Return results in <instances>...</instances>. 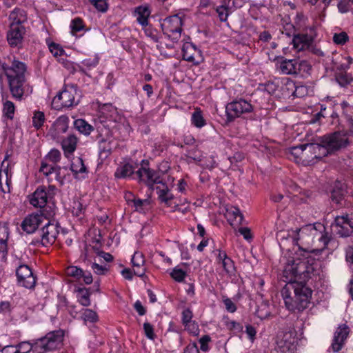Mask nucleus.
<instances>
[{
    "label": "nucleus",
    "mask_w": 353,
    "mask_h": 353,
    "mask_svg": "<svg viewBox=\"0 0 353 353\" xmlns=\"http://www.w3.org/2000/svg\"><path fill=\"white\" fill-rule=\"evenodd\" d=\"M9 20L10 21H14L15 24L18 26H23V23L27 21V12L23 10V9L16 8L10 12Z\"/></svg>",
    "instance_id": "nucleus-27"
},
{
    "label": "nucleus",
    "mask_w": 353,
    "mask_h": 353,
    "mask_svg": "<svg viewBox=\"0 0 353 353\" xmlns=\"http://www.w3.org/2000/svg\"><path fill=\"white\" fill-rule=\"evenodd\" d=\"M313 37L307 34H297L292 38L293 46L296 50H305L306 48H310Z\"/></svg>",
    "instance_id": "nucleus-23"
},
{
    "label": "nucleus",
    "mask_w": 353,
    "mask_h": 353,
    "mask_svg": "<svg viewBox=\"0 0 353 353\" xmlns=\"http://www.w3.org/2000/svg\"><path fill=\"white\" fill-rule=\"evenodd\" d=\"M64 339V332L62 330L51 331L33 341H21L17 345V353H28L34 351L36 353H44L52 350L61 347Z\"/></svg>",
    "instance_id": "nucleus-3"
},
{
    "label": "nucleus",
    "mask_w": 353,
    "mask_h": 353,
    "mask_svg": "<svg viewBox=\"0 0 353 353\" xmlns=\"http://www.w3.org/2000/svg\"><path fill=\"white\" fill-rule=\"evenodd\" d=\"M48 192L45 187H39L30 199V203L37 208H44L48 201Z\"/></svg>",
    "instance_id": "nucleus-22"
},
{
    "label": "nucleus",
    "mask_w": 353,
    "mask_h": 353,
    "mask_svg": "<svg viewBox=\"0 0 353 353\" xmlns=\"http://www.w3.org/2000/svg\"><path fill=\"white\" fill-rule=\"evenodd\" d=\"M187 273L185 270H183L181 268H177V267L174 268L171 272V276L175 281H177L178 282H181V281H183Z\"/></svg>",
    "instance_id": "nucleus-43"
},
{
    "label": "nucleus",
    "mask_w": 353,
    "mask_h": 353,
    "mask_svg": "<svg viewBox=\"0 0 353 353\" xmlns=\"http://www.w3.org/2000/svg\"><path fill=\"white\" fill-rule=\"evenodd\" d=\"M143 328L145 336L148 338L154 339V338L155 337V334L152 324H151V323L145 322L143 323Z\"/></svg>",
    "instance_id": "nucleus-51"
},
{
    "label": "nucleus",
    "mask_w": 353,
    "mask_h": 353,
    "mask_svg": "<svg viewBox=\"0 0 353 353\" xmlns=\"http://www.w3.org/2000/svg\"><path fill=\"white\" fill-rule=\"evenodd\" d=\"M285 88L288 90L289 93H292L295 96H298L299 88H296L293 81H287L285 85Z\"/></svg>",
    "instance_id": "nucleus-59"
},
{
    "label": "nucleus",
    "mask_w": 353,
    "mask_h": 353,
    "mask_svg": "<svg viewBox=\"0 0 353 353\" xmlns=\"http://www.w3.org/2000/svg\"><path fill=\"white\" fill-rule=\"evenodd\" d=\"M297 338L296 332L293 328H288L284 331H280L276 336L277 347L283 352L290 351L294 352L296 349Z\"/></svg>",
    "instance_id": "nucleus-10"
},
{
    "label": "nucleus",
    "mask_w": 353,
    "mask_h": 353,
    "mask_svg": "<svg viewBox=\"0 0 353 353\" xmlns=\"http://www.w3.org/2000/svg\"><path fill=\"white\" fill-rule=\"evenodd\" d=\"M223 301L225 304V308L229 312H234L236 310V306L234 303L232 299L230 298H223Z\"/></svg>",
    "instance_id": "nucleus-60"
},
{
    "label": "nucleus",
    "mask_w": 353,
    "mask_h": 353,
    "mask_svg": "<svg viewBox=\"0 0 353 353\" xmlns=\"http://www.w3.org/2000/svg\"><path fill=\"white\" fill-rule=\"evenodd\" d=\"M245 332L251 341H254L256 338V330L254 325H251V324H246Z\"/></svg>",
    "instance_id": "nucleus-57"
},
{
    "label": "nucleus",
    "mask_w": 353,
    "mask_h": 353,
    "mask_svg": "<svg viewBox=\"0 0 353 353\" xmlns=\"http://www.w3.org/2000/svg\"><path fill=\"white\" fill-rule=\"evenodd\" d=\"M294 240L296 243L301 241V244L307 245V246L315 245L317 249H324L329 244L331 235L327 233L323 223L316 222L315 223L304 225L302 228L296 229Z\"/></svg>",
    "instance_id": "nucleus-2"
},
{
    "label": "nucleus",
    "mask_w": 353,
    "mask_h": 353,
    "mask_svg": "<svg viewBox=\"0 0 353 353\" xmlns=\"http://www.w3.org/2000/svg\"><path fill=\"white\" fill-rule=\"evenodd\" d=\"M226 216L229 220H235L239 224H242L244 217L239 209L236 207H230L227 209Z\"/></svg>",
    "instance_id": "nucleus-30"
},
{
    "label": "nucleus",
    "mask_w": 353,
    "mask_h": 353,
    "mask_svg": "<svg viewBox=\"0 0 353 353\" xmlns=\"http://www.w3.org/2000/svg\"><path fill=\"white\" fill-rule=\"evenodd\" d=\"M349 37L346 32H340L339 34H334L333 35V41L336 43H339L340 45H343V43H345L348 39Z\"/></svg>",
    "instance_id": "nucleus-50"
},
{
    "label": "nucleus",
    "mask_w": 353,
    "mask_h": 353,
    "mask_svg": "<svg viewBox=\"0 0 353 353\" xmlns=\"http://www.w3.org/2000/svg\"><path fill=\"white\" fill-rule=\"evenodd\" d=\"M140 180L145 181L151 189H156L159 199L163 202V192H165V183L159 176L157 172L151 168L141 167L137 171Z\"/></svg>",
    "instance_id": "nucleus-8"
},
{
    "label": "nucleus",
    "mask_w": 353,
    "mask_h": 353,
    "mask_svg": "<svg viewBox=\"0 0 353 353\" xmlns=\"http://www.w3.org/2000/svg\"><path fill=\"white\" fill-rule=\"evenodd\" d=\"M46 117L44 112L42 111H36L32 117L33 126L36 129H40L45 122Z\"/></svg>",
    "instance_id": "nucleus-36"
},
{
    "label": "nucleus",
    "mask_w": 353,
    "mask_h": 353,
    "mask_svg": "<svg viewBox=\"0 0 353 353\" xmlns=\"http://www.w3.org/2000/svg\"><path fill=\"white\" fill-rule=\"evenodd\" d=\"M346 185L342 181H336L331 191V199L333 202L341 205L346 194Z\"/></svg>",
    "instance_id": "nucleus-24"
},
{
    "label": "nucleus",
    "mask_w": 353,
    "mask_h": 353,
    "mask_svg": "<svg viewBox=\"0 0 353 353\" xmlns=\"http://www.w3.org/2000/svg\"><path fill=\"white\" fill-rule=\"evenodd\" d=\"M71 32L72 34H76L79 30H82L84 28V23L83 19L81 18H75L70 23Z\"/></svg>",
    "instance_id": "nucleus-40"
},
{
    "label": "nucleus",
    "mask_w": 353,
    "mask_h": 353,
    "mask_svg": "<svg viewBox=\"0 0 353 353\" xmlns=\"http://www.w3.org/2000/svg\"><path fill=\"white\" fill-rule=\"evenodd\" d=\"M324 136L319 137L316 142H313V159H321L327 155V147L324 142Z\"/></svg>",
    "instance_id": "nucleus-25"
},
{
    "label": "nucleus",
    "mask_w": 353,
    "mask_h": 353,
    "mask_svg": "<svg viewBox=\"0 0 353 353\" xmlns=\"http://www.w3.org/2000/svg\"><path fill=\"white\" fill-rule=\"evenodd\" d=\"M253 107L250 103L240 99V101H234V102L228 103L225 110L227 113V118L229 121H233L236 117L251 112Z\"/></svg>",
    "instance_id": "nucleus-11"
},
{
    "label": "nucleus",
    "mask_w": 353,
    "mask_h": 353,
    "mask_svg": "<svg viewBox=\"0 0 353 353\" xmlns=\"http://www.w3.org/2000/svg\"><path fill=\"white\" fill-rule=\"evenodd\" d=\"M84 207L80 201H74L73 205L72 208V212L73 215H75L76 216H80V215H82L84 212Z\"/></svg>",
    "instance_id": "nucleus-48"
},
{
    "label": "nucleus",
    "mask_w": 353,
    "mask_h": 353,
    "mask_svg": "<svg viewBox=\"0 0 353 353\" xmlns=\"http://www.w3.org/2000/svg\"><path fill=\"white\" fill-rule=\"evenodd\" d=\"M350 329L347 324H340L334 334L331 347L333 351H339L342 349L345 342L350 334Z\"/></svg>",
    "instance_id": "nucleus-20"
},
{
    "label": "nucleus",
    "mask_w": 353,
    "mask_h": 353,
    "mask_svg": "<svg viewBox=\"0 0 353 353\" xmlns=\"http://www.w3.org/2000/svg\"><path fill=\"white\" fill-rule=\"evenodd\" d=\"M92 269L97 272V274H105L108 270L107 265H101L98 263H92Z\"/></svg>",
    "instance_id": "nucleus-58"
},
{
    "label": "nucleus",
    "mask_w": 353,
    "mask_h": 353,
    "mask_svg": "<svg viewBox=\"0 0 353 353\" xmlns=\"http://www.w3.org/2000/svg\"><path fill=\"white\" fill-rule=\"evenodd\" d=\"M218 16L221 21H225L228 17V9L226 6H219L216 8Z\"/></svg>",
    "instance_id": "nucleus-55"
},
{
    "label": "nucleus",
    "mask_w": 353,
    "mask_h": 353,
    "mask_svg": "<svg viewBox=\"0 0 353 353\" xmlns=\"http://www.w3.org/2000/svg\"><path fill=\"white\" fill-rule=\"evenodd\" d=\"M192 122L197 128H201L205 125V119H203L201 112L195 111L192 115Z\"/></svg>",
    "instance_id": "nucleus-42"
},
{
    "label": "nucleus",
    "mask_w": 353,
    "mask_h": 353,
    "mask_svg": "<svg viewBox=\"0 0 353 353\" xmlns=\"http://www.w3.org/2000/svg\"><path fill=\"white\" fill-rule=\"evenodd\" d=\"M77 298L82 305H90L91 303L90 293L85 288H79L77 290Z\"/></svg>",
    "instance_id": "nucleus-32"
},
{
    "label": "nucleus",
    "mask_w": 353,
    "mask_h": 353,
    "mask_svg": "<svg viewBox=\"0 0 353 353\" xmlns=\"http://www.w3.org/2000/svg\"><path fill=\"white\" fill-rule=\"evenodd\" d=\"M43 221L41 225V228L37 232L38 237L36 238L35 241H32L31 244H42L48 246V245L53 244L56 241L59 230L57 223L50 222L48 217L44 215V213H43Z\"/></svg>",
    "instance_id": "nucleus-7"
},
{
    "label": "nucleus",
    "mask_w": 353,
    "mask_h": 353,
    "mask_svg": "<svg viewBox=\"0 0 353 353\" xmlns=\"http://www.w3.org/2000/svg\"><path fill=\"white\" fill-rule=\"evenodd\" d=\"M61 154L58 149H52L48 154L46 157L47 160L52 163V165H56L57 161H59Z\"/></svg>",
    "instance_id": "nucleus-41"
},
{
    "label": "nucleus",
    "mask_w": 353,
    "mask_h": 353,
    "mask_svg": "<svg viewBox=\"0 0 353 353\" xmlns=\"http://www.w3.org/2000/svg\"><path fill=\"white\" fill-rule=\"evenodd\" d=\"M289 283L281 290L285 307L290 311H303L310 303L312 290L307 285L299 283L297 279L292 281L290 276Z\"/></svg>",
    "instance_id": "nucleus-1"
},
{
    "label": "nucleus",
    "mask_w": 353,
    "mask_h": 353,
    "mask_svg": "<svg viewBox=\"0 0 353 353\" xmlns=\"http://www.w3.org/2000/svg\"><path fill=\"white\" fill-rule=\"evenodd\" d=\"M345 259L353 271V247H347L345 250Z\"/></svg>",
    "instance_id": "nucleus-61"
},
{
    "label": "nucleus",
    "mask_w": 353,
    "mask_h": 353,
    "mask_svg": "<svg viewBox=\"0 0 353 353\" xmlns=\"http://www.w3.org/2000/svg\"><path fill=\"white\" fill-rule=\"evenodd\" d=\"M8 228L0 223V243H6L8 239Z\"/></svg>",
    "instance_id": "nucleus-56"
},
{
    "label": "nucleus",
    "mask_w": 353,
    "mask_h": 353,
    "mask_svg": "<svg viewBox=\"0 0 353 353\" xmlns=\"http://www.w3.org/2000/svg\"><path fill=\"white\" fill-rule=\"evenodd\" d=\"M173 198V193L170 192L166 183H165L164 192L163 194V202H165L166 205H170V201H172Z\"/></svg>",
    "instance_id": "nucleus-52"
},
{
    "label": "nucleus",
    "mask_w": 353,
    "mask_h": 353,
    "mask_svg": "<svg viewBox=\"0 0 353 353\" xmlns=\"http://www.w3.org/2000/svg\"><path fill=\"white\" fill-rule=\"evenodd\" d=\"M132 265L134 269L141 268V265H144L145 259L141 252H134L132 258Z\"/></svg>",
    "instance_id": "nucleus-44"
},
{
    "label": "nucleus",
    "mask_w": 353,
    "mask_h": 353,
    "mask_svg": "<svg viewBox=\"0 0 353 353\" xmlns=\"http://www.w3.org/2000/svg\"><path fill=\"white\" fill-rule=\"evenodd\" d=\"M74 127L76 129L79 130L80 132H83V134H90L92 130H93L92 125H90V124H88L85 120H83V119H77L74 122Z\"/></svg>",
    "instance_id": "nucleus-33"
},
{
    "label": "nucleus",
    "mask_w": 353,
    "mask_h": 353,
    "mask_svg": "<svg viewBox=\"0 0 353 353\" xmlns=\"http://www.w3.org/2000/svg\"><path fill=\"white\" fill-rule=\"evenodd\" d=\"M316 268L308 260H298L292 264H288L284 270L285 276L288 275L296 278L298 282L305 284V281L315 274Z\"/></svg>",
    "instance_id": "nucleus-5"
},
{
    "label": "nucleus",
    "mask_w": 353,
    "mask_h": 353,
    "mask_svg": "<svg viewBox=\"0 0 353 353\" xmlns=\"http://www.w3.org/2000/svg\"><path fill=\"white\" fill-rule=\"evenodd\" d=\"M193 313L190 309H185L182 311V323L185 325V328L188 330L189 324L191 319H192Z\"/></svg>",
    "instance_id": "nucleus-45"
},
{
    "label": "nucleus",
    "mask_w": 353,
    "mask_h": 353,
    "mask_svg": "<svg viewBox=\"0 0 353 353\" xmlns=\"http://www.w3.org/2000/svg\"><path fill=\"white\" fill-rule=\"evenodd\" d=\"M54 127L57 132H65L68 129V117L60 116L54 122Z\"/></svg>",
    "instance_id": "nucleus-34"
},
{
    "label": "nucleus",
    "mask_w": 353,
    "mask_h": 353,
    "mask_svg": "<svg viewBox=\"0 0 353 353\" xmlns=\"http://www.w3.org/2000/svg\"><path fill=\"white\" fill-rule=\"evenodd\" d=\"M310 65L307 61H300V60H288V59H281L279 61L276 62V68L283 74L288 75H298L303 71H308L310 68Z\"/></svg>",
    "instance_id": "nucleus-9"
},
{
    "label": "nucleus",
    "mask_w": 353,
    "mask_h": 353,
    "mask_svg": "<svg viewBox=\"0 0 353 353\" xmlns=\"http://www.w3.org/2000/svg\"><path fill=\"white\" fill-rule=\"evenodd\" d=\"M3 71L6 74V76L8 77V83H10L12 80V71L14 74H21V72H27V66L26 63L23 61H20V60H17L15 57L12 59V61L10 65L8 63H6V65H3Z\"/></svg>",
    "instance_id": "nucleus-21"
},
{
    "label": "nucleus",
    "mask_w": 353,
    "mask_h": 353,
    "mask_svg": "<svg viewBox=\"0 0 353 353\" xmlns=\"http://www.w3.org/2000/svg\"><path fill=\"white\" fill-rule=\"evenodd\" d=\"M66 274L70 275V276L75 278V279H81L82 270L81 268H78V267H68L66 269Z\"/></svg>",
    "instance_id": "nucleus-46"
},
{
    "label": "nucleus",
    "mask_w": 353,
    "mask_h": 353,
    "mask_svg": "<svg viewBox=\"0 0 353 353\" xmlns=\"http://www.w3.org/2000/svg\"><path fill=\"white\" fill-rule=\"evenodd\" d=\"M210 337L208 336V335H204V336H202L199 339V343L201 345V349L203 350L204 351H207V350L209 349L208 343L210 341Z\"/></svg>",
    "instance_id": "nucleus-63"
},
{
    "label": "nucleus",
    "mask_w": 353,
    "mask_h": 353,
    "mask_svg": "<svg viewBox=\"0 0 353 353\" xmlns=\"http://www.w3.org/2000/svg\"><path fill=\"white\" fill-rule=\"evenodd\" d=\"M183 353H199L196 343H190L183 351Z\"/></svg>",
    "instance_id": "nucleus-64"
},
{
    "label": "nucleus",
    "mask_w": 353,
    "mask_h": 353,
    "mask_svg": "<svg viewBox=\"0 0 353 353\" xmlns=\"http://www.w3.org/2000/svg\"><path fill=\"white\" fill-rule=\"evenodd\" d=\"M112 148L111 141L106 140V139L99 140V156L101 159H105L108 155H110Z\"/></svg>",
    "instance_id": "nucleus-29"
},
{
    "label": "nucleus",
    "mask_w": 353,
    "mask_h": 353,
    "mask_svg": "<svg viewBox=\"0 0 353 353\" xmlns=\"http://www.w3.org/2000/svg\"><path fill=\"white\" fill-rule=\"evenodd\" d=\"M93 6L99 10L105 12L108 10V3L106 0H90Z\"/></svg>",
    "instance_id": "nucleus-49"
},
{
    "label": "nucleus",
    "mask_w": 353,
    "mask_h": 353,
    "mask_svg": "<svg viewBox=\"0 0 353 353\" xmlns=\"http://www.w3.org/2000/svg\"><path fill=\"white\" fill-rule=\"evenodd\" d=\"M346 125H342L341 130H336L332 133L325 134L324 142L327 155L339 151L350 144V137L353 135V119L351 116H345Z\"/></svg>",
    "instance_id": "nucleus-4"
},
{
    "label": "nucleus",
    "mask_w": 353,
    "mask_h": 353,
    "mask_svg": "<svg viewBox=\"0 0 353 353\" xmlns=\"http://www.w3.org/2000/svg\"><path fill=\"white\" fill-rule=\"evenodd\" d=\"M133 172L134 167L132 165H130V163H125L117 168L114 172V176L116 177H127V176L132 174Z\"/></svg>",
    "instance_id": "nucleus-31"
},
{
    "label": "nucleus",
    "mask_w": 353,
    "mask_h": 353,
    "mask_svg": "<svg viewBox=\"0 0 353 353\" xmlns=\"http://www.w3.org/2000/svg\"><path fill=\"white\" fill-rule=\"evenodd\" d=\"M223 269L226 270L228 272H234V271L235 270L234 261L232 259L228 258L226 252H225Z\"/></svg>",
    "instance_id": "nucleus-47"
},
{
    "label": "nucleus",
    "mask_w": 353,
    "mask_h": 353,
    "mask_svg": "<svg viewBox=\"0 0 353 353\" xmlns=\"http://www.w3.org/2000/svg\"><path fill=\"white\" fill-rule=\"evenodd\" d=\"M70 169L74 174H78V173H83V172H85L86 167L83 162V158H77L74 162H73L70 166Z\"/></svg>",
    "instance_id": "nucleus-35"
},
{
    "label": "nucleus",
    "mask_w": 353,
    "mask_h": 353,
    "mask_svg": "<svg viewBox=\"0 0 353 353\" xmlns=\"http://www.w3.org/2000/svg\"><path fill=\"white\" fill-rule=\"evenodd\" d=\"M151 13L149 6H138L135 8L134 14L139 24L145 26L148 24V17Z\"/></svg>",
    "instance_id": "nucleus-26"
},
{
    "label": "nucleus",
    "mask_w": 353,
    "mask_h": 353,
    "mask_svg": "<svg viewBox=\"0 0 353 353\" xmlns=\"http://www.w3.org/2000/svg\"><path fill=\"white\" fill-rule=\"evenodd\" d=\"M15 112V106L13 102L10 101H6L3 103V113L6 117L12 119Z\"/></svg>",
    "instance_id": "nucleus-38"
},
{
    "label": "nucleus",
    "mask_w": 353,
    "mask_h": 353,
    "mask_svg": "<svg viewBox=\"0 0 353 353\" xmlns=\"http://www.w3.org/2000/svg\"><path fill=\"white\" fill-rule=\"evenodd\" d=\"M347 66L345 63H339V62L332 60V69L335 73V79L337 83L341 87H347L353 80V77L347 72Z\"/></svg>",
    "instance_id": "nucleus-17"
},
{
    "label": "nucleus",
    "mask_w": 353,
    "mask_h": 353,
    "mask_svg": "<svg viewBox=\"0 0 353 353\" xmlns=\"http://www.w3.org/2000/svg\"><path fill=\"white\" fill-rule=\"evenodd\" d=\"M82 319L84 321L95 323V321H98L99 316L96 311L91 310V309H85L82 313Z\"/></svg>",
    "instance_id": "nucleus-37"
},
{
    "label": "nucleus",
    "mask_w": 353,
    "mask_h": 353,
    "mask_svg": "<svg viewBox=\"0 0 353 353\" xmlns=\"http://www.w3.org/2000/svg\"><path fill=\"white\" fill-rule=\"evenodd\" d=\"M16 276L18 285H23V287L27 288H33L34 287L36 277L28 265H26V264L19 265L16 270Z\"/></svg>",
    "instance_id": "nucleus-13"
},
{
    "label": "nucleus",
    "mask_w": 353,
    "mask_h": 353,
    "mask_svg": "<svg viewBox=\"0 0 353 353\" xmlns=\"http://www.w3.org/2000/svg\"><path fill=\"white\" fill-rule=\"evenodd\" d=\"M25 33L24 26H18L15 22H10V28L7 32V40L9 45L21 48Z\"/></svg>",
    "instance_id": "nucleus-14"
},
{
    "label": "nucleus",
    "mask_w": 353,
    "mask_h": 353,
    "mask_svg": "<svg viewBox=\"0 0 353 353\" xmlns=\"http://www.w3.org/2000/svg\"><path fill=\"white\" fill-rule=\"evenodd\" d=\"M41 172H43L44 174L48 176L52 172H57V173H59L60 167L59 166H53V165H49L47 162H42L40 168Z\"/></svg>",
    "instance_id": "nucleus-39"
},
{
    "label": "nucleus",
    "mask_w": 353,
    "mask_h": 353,
    "mask_svg": "<svg viewBox=\"0 0 353 353\" xmlns=\"http://www.w3.org/2000/svg\"><path fill=\"white\" fill-rule=\"evenodd\" d=\"M49 49L51 52L55 56L58 57V55H61L63 54L64 50H63L62 47H60L59 44H56V43H50L48 45Z\"/></svg>",
    "instance_id": "nucleus-53"
},
{
    "label": "nucleus",
    "mask_w": 353,
    "mask_h": 353,
    "mask_svg": "<svg viewBox=\"0 0 353 353\" xmlns=\"http://www.w3.org/2000/svg\"><path fill=\"white\" fill-rule=\"evenodd\" d=\"M81 94L77 86L67 85L65 88L54 97L52 105L55 109H62L63 106L70 108L79 103Z\"/></svg>",
    "instance_id": "nucleus-6"
},
{
    "label": "nucleus",
    "mask_w": 353,
    "mask_h": 353,
    "mask_svg": "<svg viewBox=\"0 0 353 353\" xmlns=\"http://www.w3.org/2000/svg\"><path fill=\"white\" fill-rule=\"evenodd\" d=\"M11 81L9 83V88L11 94L16 99H22L24 92L25 85L27 82L26 73H21V74H14L12 72Z\"/></svg>",
    "instance_id": "nucleus-16"
},
{
    "label": "nucleus",
    "mask_w": 353,
    "mask_h": 353,
    "mask_svg": "<svg viewBox=\"0 0 353 353\" xmlns=\"http://www.w3.org/2000/svg\"><path fill=\"white\" fill-rule=\"evenodd\" d=\"M332 228L339 236H350L353 232V225L348 216H338L332 223Z\"/></svg>",
    "instance_id": "nucleus-18"
},
{
    "label": "nucleus",
    "mask_w": 353,
    "mask_h": 353,
    "mask_svg": "<svg viewBox=\"0 0 353 353\" xmlns=\"http://www.w3.org/2000/svg\"><path fill=\"white\" fill-rule=\"evenodd\" d=\"M44 221L43 214H28L24 219H23L21 227L26 234H36L34 240L38 237L37 232L39 230L40 225L43 224Z\"/></svg>",
    "instance_id": "nucleus-12"
},
{
    "label": "nucleus",
    "mask_w": 353,
    "mask_h": 353,
    "mask_svg": "<svg viewBox=\"0 0 353 353\" xmlns=\"http://www.w3.org/2000/svg\"><path fill=\"white\" fill-rule=\"evenodd\" d=\"M351 0H342L338 3V8L341 12H347L350 10Z\"/></svg>",
    "instance_id": "nucleus-62"
},
{
    "label": "nucleus",
    "mask_w": 353,
    "mask_h": 353,
    "mask_svg": "<svg viewBox=\"0 0 353 353\" xmlns=\"http://www.w3.org/2000/svg\"><path fill=\"white\" fill-rule=\"evenodd\" d=\"M290 152L296 159L310 163L314 160V142L300 143L296 146H292L290 148Z\"/></svg>",
    "instance_id": "nucleus-15"
},
{
    "label": "nucleus",
    "mask_w": 353,
    "mask_h": 353,
    "mask_svg": "<svg viewBox=\"0 0 353 353\" xmlns=\"http://www.w3.org/2000/svg\"><path fill=\"white\" fill-rule=\"evenodd\" d=\"M192 48H193V46H191V44H185L182 48L183 57L184 59H186V61H194L193 54H191V53L188 52V50L192 49Z\"/></svg>",
    "instance_id": "nucleus-54"
},
{
    "label": "nucleus",
    "mask_w": 353,
    "mask_h": 353,
    "mask_svg": "<svg viewBox=\"0 0 353 353\" xmlns=\"http://www.w3.org/2000/svg\"><path fill=\"white\" fill-rule=\"evenodd\" d=\"M78 139L74 134H70L61 141L62 148L65 154H72L77 148Z\"/></svg>",
    "instance_id": "nucleus-28"
},
{
    "label": "nucleus",
    "mask_w": 353,
    "mask_h": 353,
    "mask_svg": "<svg viewBox=\"0 0 353 353\" xmlns=\"http://www.w3.org/2000/svg\"><path fill=\"white\" fill-rule=\"evenodd\" d=\"M183 21L179 15H171L165 19L163 29L165 33L170 36L172 33L173 38H179L182 30Z\"/></svg>",
    "instance_id": "nucleus-19"
}]
</instances>
